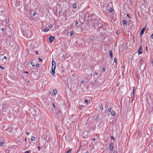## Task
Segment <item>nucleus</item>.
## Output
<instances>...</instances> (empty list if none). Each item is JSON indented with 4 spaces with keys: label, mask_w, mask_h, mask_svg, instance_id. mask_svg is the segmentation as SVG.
<instances>
[{
    "label": "nucleus",
    "mask_w": 153,
    "mask_h": 153,
    "mask_svg": "<svg viewBox=\"0 0 153 153\" xmlns=\"http://www.w3.org/2000/svg\"><path fill=\"white\" fill-rule=\"evenodd\" d=\"M96 136L97 137H99V135L97 134V135H96Z\"/></svg>",
    "instance_id": "52"
},
{
    "label": "nucleus",
    "mask_w": 153,
    "mask_h": 153,
    "mask_svg": "<svg viewBox=\"0 0 153 153\" xmlns=\"http://www.w3.org/2000/svg\"><path fill=\"white\" fill-rule=\"evenodd\" d=\"M31 65H32V66H34V63L33 62H31Z\"/></svg>",
    "instance_id": "26"
},
{
    "label": "nucleus",
    "mask_w": 153,
    "mask_h": 153,
    "mask_svg": "<svg viewBox=\"0 0 153 153\" xmlns=\"http://www.w3.org/2000/svg\"><path fill=\"white\" fill-rule=\"evenodd\" d=\"M110 54L111 58H112L113 53L111 51L110 52Z\"/></svg>",
    "instance_id": "11"
},
{
    "label": "nucleus",
    "mask_w": 153,
    "mask_h": 153,
    "mask_svg": "<svg viewBox=\"0 0 153 153\" xmlns=\"http://www.w3.org/2000/svg\"><path fill=\"white\" fill-rule=\"evenodd\" d=\"M98 119H99L98 116H97L95 118V120L96 121H97L98 120Z\"/></svg>",
    "instance_id": "22"
},
{
    "label": "nucleus",
    "mask_w": 153,
    "mask_h": 153,
    "mask_svg": "<svg viewBox=\"0 0 153 153\" xmlns=\"http://www.w3.org/2000/svg\"><path fill=\"white\" fill-rule=\"evenodd\" d=\"M36 54H37V55L38 54V53L37 51H36Z\"/></svg>",
    "instance_id": "47"
},
{
    "label": "nucleus",
    "mask_w": 153,
    "mask_h": 153,
    "mask_svg": "<svg viewBox=\"0 0 153 153\" xmlns=\"http://www.w3.org/2000/svg\"><path fill=\"white\" fill-rule=\"evenodd\" d=\"M25 141H27V139H26V138L25 139Z\"/></svg>",
    "instance_id": "54"
},
{
    "label": "nucleus",
    "mask_w": 153,
    "mask_h": 153,
    "mask_svg": "<svg viewBox=\"0 0 153 153\" xmlns=\"http://www.w3.org/2000/svg\"><path fill=\"white\" fill-rule=\"evenodd\" d=\"M83 105H81L80 106V109H81V108H82L83 107Z\"/></svg>",
    "instance_id": "33"
},
{
    "label": "nucleus",
    "mask_w": 153,
    "mask_h": 153,
    "mask_svg": "<svg viewBox=\"0 0 153 153\" xmlns=\"http://www.w3.org/2000/svg\"><path fill=\"white\" fill-rule=\"evenodd\" d=\"M105 67H103L102 69V72H105Z\"/></svg>",
    "instance_id": "16"
},
{
    "label": "nucleus",
    "mask_w": 153,
    "mask_h": 153,
    "mask_svg": "<svg viewBox=\"0 0 153 153\" xmlns=\"http://www.w3.org/2000/svg\"><path fill=\"white\" fill-rule=\"evenodd\" d=\"M55 37L53 36H50L49 37V40L50 42L52 43L55 39Z\"/></svg>",
    "instance_id": "3"
},
{
    "label": "nucleus",
    "mask_w": 153,
    "mask_h": 153,
    "mask_svg": "<svg viewBox=\"0 0 153 153\" xmlns=\"http://www.w3.org/2000/svg\"><path fill=\"white\" fill-rule=\"evenodd\" d=\"M4 143V142H0V145L1 146H3V145Z\"/></svg>",
    "instance_id": "24"
},
{
    "label": "nucleus",
    "mask_w": 153,
    "mask_h": 153,
    "mask_svg": "<svg viewBox=\"0 0 153 153\" xmlns=\"http://www.w3.org/2000/svg\"><path fill=\"white\" fill-rule=\"evenodd\" d=\"M85 103H88V100L87 99H85Z\"/></svg>",
    "instance_id": "27"
},
{
    "label": "nucleus",
    "mask_w": 153,
    "mask_h": 153,
    "mask_svg": "<svg viewBox=\"0 0 153 153\" xmlns=\"http://www.w3.org/2000/svg\"><path fill=\"white\" fill-rule=\"evenodd\" d=\"M123 23L124 25H126L127 24V21L125 20H123Z\"/></svg>",
    "instance_id": "12"
},
{
    "label": "nucleus",
    "mask_w": 153,
    "mask_h": 153,
    "mask_svg": "<svg viewBox=\"0 0 153 153\" xmlns=\"http://www.w3.org/2000/svg\"><path fill=\"white\" fill-rule=\"evenodd\" d=\"M100 108H101V109L102 110L103 109V107H100Z\"/></svg>",
    "instance_id": "42"
},
{
    "label": "nucleus",
    "mask_w": 153,
    "mask_h": 153,
    "mask_svg": "<svg viewBox=\"0 0 153 153\" xmlns=\"http://www.w3.org/2000/svg\"><path fill=\"white\" fill-rule=\"evenodd\" d=\"M36 15V13H33V16H34L35 15Z\"/></svg>",
    "instance_id": "40"
},
{
    "label": "nucleus",
    "mask_w": 153,
    "mask_h": 153,
    "mask_svg": "<svg viewBox=\"0 0 153 153\" xmlns=\"http://www.w3.org/2000/svg\"><path fill=\"white\" fill-rule=\"evenodd\" d=\"M113 146L114 145L113 143H111L110 144L109 146V149L110 150H112L113 148Z\"/></svg>",
    "instance_id": "8"
},
{
    "label": "nucleus",
    "mask_w": 153,
    "mask_h": 153,
    "mask_svg": "<svg viewBox=\"0 0 153 153\" xmlns=\"http://www.w3.org/2000/svg\"><path fill=\"white\" fill-rule=\"evenodd\" d=\"M70 34H71V36H72V35H73V34H74V33H73V32H71V33H70Z\"/></svg>",
    "instance_id": "29"
},
{
    "label": "nucleus",
    "mask_w": 153,
    "mask_h": 153,
    "mask_svg": "<svg viewBox=\"0 0 153 153\" xmlns=\"http://www.w3.org/2000/svg\"><path fill=\"white\" fill-rule=\"evenodd\" d=\"M93 140L94 141H95V140H96V139H95V138H93Z\"/></svg>",
    "instance_id": "49"
},
{
    "label": "nucleus",
    "mask_w": 153,
    "mask_h": 153,
    "mask_svg": "<svg viewBox=\"0 0 153 153\" xmlns=\"http://www.w3.org/2000/svg\"><path fill=\"white\" fill-rule=\"evenodd\" d=\"M111 114L112 116H114L115 114V112L114 111H112L111 112Z\"/></svg>",
    "instance_id": "15"
},
{
    "label": "nucleus",
    "mask_w": 153,
    "mask_h": 153,
    "mask_svg": "<svg viewBox=\"0 0 153 153\" xmlns=\"http://www.w3.org/2000/svg\"><path fill=\"white\" fill-rule=\"evenodd\" d=\"M146 51H148V48H147V47H146Z\"/></svg>",
    "instance_id": "50"
},
{
    "label": "nucleus",
    "mask_w": 153,
    "mask_h": 153,
    "mask_svg": "<svg viewBox=\"0 0 153 153\" xmlns=\"http://www.w3.org/2000/svg\"><path fill=\"white\" fill-rule=\"evenodd\" d=\"M117 152L116 151H114L113 153H117Z\"/></svg>",
    "instance_id": "46"
},
{
    "label": "nucleus",
    "mask_w": 153,
    "mask_h": 153,
    "mask_svg": "<svg viewBox=\"0 0 153 153\" xmlns=\"http://www.w3.org/2000/svg\"><path fill=\"white\" fill-rule=\"evenodd\" d=\"M127 16H128V17H129V16H128V14H127Z\"/></svg>",
    "instance_id": "56"
},
{
    "label": "nucleus",
    "mask_w": 153,
    "mask_h": 153,
    "mask_svg": "<svg viewBox=\"0 0 153 153\" xmlns=\"http://www.w3.org/2000/svg\"><path fill=\"white\" fill-rule=\"evenodd\" d=\"M37 148H38V149H39V150L40 149V146H39Z\"/></svg>",
    "instance_id": "39"
},
{
    "label": "nucleus",
    "mask_w": 153,
    "mask_h": 153,
    "mask_svg": "<svg viewBox=\"0 0 153 153\" xmlns=\"http://www.w3.org/2000/svg\"><path fill=\"white\" fill-rule=\"evenodd\" d=\"M39 61H40L42 62V59H41L40 58H39Z\"/></svg>",
    "instance_id": "37"
},
{
    "label": "nucleus",
    "mask_w": 153,
    "mask_h": 153,
    "mask_svg": "<svg viewBox=\"0 0 153 153\" xmlns=\"http://www.w3.org/2000/svg\"><path fill=\"white\" fill-rule=\"evenodd\" d=\"M117 61L116 58L115 57L114 58V62H115L117 63Z\"/></svg>",
    "instance_id": "25"
},
{
    "label": "nucleus",
    "mask_w": 153,
    "mask_h": 153,
    "mask_svg": "<svg viewBox=\"0 0 153 153\" xmlns=\"http://www.w3.org/2000/svg\"><path fill=\"white\" fill-rule=\"evenodd\" d=\"M132 24L131 23H129V24H128V26H129V27H131V29H132Z\"/></svg>",
    "instance_id": "20"
},
{
    "label": "nucleus",
    "mask_w": 153,
    "mask_h": 153,
    "mask_svg": "<svg viewBox=\"0 0 153 153\" xmlns=\"http://www.w3.org/2000/svg\"><path fill=\"white\" fill-rule=\"evenodd\" d=\"M48 31H49V29L48 28H45V30H44V31L45 32H47Z\"/></svg>",
    "instance_id": "14"
},
{
    "label": "nucleus",
    "mask_w": 153,
    "mask_h": 153,
    "mask_svg": "<svg viewBox=\"0 0 153 153\" xmlns=\"http://www.w3.org/2000/svg\"><path fill=\"white\" fill-rule=\"evenodd\" d=\"M22 33L27 38H30L31 36L32 32L30 30H29L25 31H23Z\"/></svg>",
    "instance_id": "1"
},
{
    "label": "nucleus",
    "mask_w": 153,
    "mask_h": 153,
    "mask_svg": "<svg viewBox=\"0 0 153 153\" xmlns=\"http://www.w3.org/2000/svg\"><path fill=\"white\" fill-rule=\"evenodd\" d=\"M57 115H59V116H61L62 115V111L59 110L58 113L57 114Z\"/></svg>",
    "instance_id": "10"
},
{
    "label": "nucleus",
    "mask_w": 153,
    "mask_h": 153,
    "mask_svg": "<svg viewBox=\"0 0 153 153\" xmlns=\"http://www.w3.org/2000/svg\"><path fill=\"white\" fill-rule=\"evenodd\" d=\"M94 74H95L96 75H97L98 74V73L96 72H94Z\"/></svg>",
    "instance_id": "35"
},
{
    "label": "nucleus",
    "mask_w": 153,
    "mask_h": 153,
    "mask_svg": "<svg viewBox=\"0 0 153 153\" xmlns=\"http://www.w3.org/2000/svg\"><path fill=\"white\" fill-rule=\"evenodd\" d=\"M146 28H143L141 30L140 32V36L143 35L145 30H146Z\"/></svg>",
    "instance_id": "7"
},
{
    "label": "nucleus",
    "mask_w": 153,
    "mask_h": 153,
    "mask_svg": "<svg viewBox=\"0 0 153 153\" xmlns=\"http://www.w3.org/2000/svg\"><path fill=\"white\" fill-rule=\"evenodd\" d=\"M111 108L109 107L108 108V112H110L111 111Z\"/></svg>",
    "instance_id": "21"
},
{
    "label": "nucleus",
    "mask_w": 153,
    "mask_h": 153,
    "mask_svg": "<svg viewBox=\"0 0 153 153\" xmlns=\"http://www.w3.org/2000/svg\"><path fill=\"white\" fill-rule=\"evenodd\" d=\"M56 62L54 61H52V69H51V73L52 74V75L54 76L55 74V69L56 68Z\"/></svg>",
    "instance_id": "2"
},
{
    "label": "nucleus",
    "mask_w": 153,
    "mask_h": 153,
    "mask_svg": "<svg viewBox=\"0 0 153 153\" xmlns=\"http://www.w3.org/2000/svg\"><path fill=\"white\" fill-rule=\"evenodd\" d=\"M84 82V81H83V80H82L81 81V83H83Z\"/></svg>",
    "instance_id": "43"
},
{
    "label": "nucleus",
    "mask_w": 153,
    "mask_h": 153,
    "mask_svg": "<svg viewBox=\"0 0 153 153\" xmlns=\"http://www.w3.org/2000/svg\"><path fill=\"white\" fill-rule=\"evenodd\" d=\"M29 153V151H25V153Z\"/></svg>",
    "instance_id": "34"
},
{
    "label": "nucleus",
    "mask_w": 153,
    "mask_h": 153,
    "mask_svg": "<svg viewBox=\"0 0 153 153\" xmlns=\"http://www.w3.org/2000/svg\"><path fill=\"white\" fill-rule=\"evenodd\" d=\"M143 63V59H140L139 60V65L140 67Z\"/></svg>",
    "instance_id": "5"
},
{
    "label": "nucleus",
    "mask_w": 153,
    "mask_h": 153,
    "mask_svg": "<svg viewBox=\"0 0 153 153\" xmlns=\"http://www.w3.org/2000/svg\"><path fill=\"white\" fill-rule=\"evenodd\" d=\"M111 140H114V137L112 136L111 137Z\"/></svg>",
    "instance_id": "31"
},
{
    "label": "nucleus",
    "mask_w": 153,
    "mask_h": 153,
    "mask_svg": "<svg viewBox=\"0 0 153 153\" xmlns=\"http://www.w3.org/2000/svg\"><path fill=\"white\" fill-rule=\"evenodd\" d=\"M75 24L76 25H77L78 24V22L77 21H76Z\"/></svg>",
    "instance_id": "28"
},
{
    "label": "nucleus",
    "mask_w": 153,
    "mask_h": 153,
    "mask_svg": "<svg viewBox=\"0 0 153 153\" xmlns=\"http://www.w3.org/2000/svg\"><path fill=\"white\" fill-rule=\"evenodd\" d=\"M59 13V14H60V13H61V12H60V11H59V13Z\"/></svg>",
    "instance_id": "51"
},
{
    "label": "nucleus",
    "mask_w": 153,
    "mask_h": 153,
    "mask_svg": "<svg viewBox=\"0 0 153 153\" xmlns=\"http://www.w3.org/2000/svg\"><path fill=\"white\" fill-rule=\"evenodd\" d=\"M25 73H27V74H28V72H27V71H25Z\"/></svg>",
    "instance_id": "48"
},
{
    "label": "nucleus",
    "mask_w": 153,
    "mask_h": 153,
    "mask_svg": "<svg viewBox=\"0 0 153 153\" xmlns=\"http://www.w3.org/2000/svg\"><path fill=\"white\" fill-rule=\"evenodd\" d=\"M53 107H54V108H55V106L54 103H53Z\"/></svg>",
    "instance_id": "53"
},
{
    "label": "nucleus",
    "mask_w": 153,
    "mask_h": 153,
    "mask_svg": "<svg viewBox=\"0 0 153 153\" xmlns=\"http://www.w3.org/2000/svg\"><path fill=\"white\" fill-rule=\"evenodd\" d=\"M52 27V25H50L49 26V27L50 28H51Z\"/></svg>",
    "instance_id": "30"
},
{
    "label": "nucleus",
    "mask_w": 153,
    "mask_h": 153,
    "mask_svg": "<svg viewBox=\"0 0 153 153\" xmlns=\"http://www.w3.org/2000/svg\"><path fill=\"white\" fill-rule=\"evenodd\" d=\"M57 93V91L55 89L53 90L52 92V94L55 95Z\"/></svg>",
    "instance_id": "9"
},
{
    "label": "nucleus",
    "mask_w": 153,
    "mask_h": 153,
    "mask_svg": "<svg viewBox=\"0 0 153 153\" xmlns=\"http://www.w3.org/2000/svg\"><path fill=\"white\" fill-rule=\"evenodd\" d=\"M0 68L2 70H4L5 69V68L4 67H2L1 66H0Z\"/></svg>",
    "instance_id": "23"
},
{
    "label": "nucleus",
    "mask_w": 153,
    "mask_h": 153,
    "mask_svg": "<svg viewBox=\"0 0 153 153\" xmlns=\"http://www.w3.org/2000/svg\"><path fill=\"white\" fill-rule=\"evenodd\" d=\"M113 11V9H111L110 10V12H111Z\"/></svg>",
    "instance_id": "36"
},
{
    "label": "nucleus",
    "mask_w": 153,
    "mask_h": 153,
    "mask_svg": "<svg viewBox=\"0 0 153 153\" xmlns=\"http://www.w3.org/2000/svg\"><path fill=\"white\" fill-rule=\"evenodd\" d=\"M132 89H133L132 93H133V94H134V90H135V87H134L133 86V88Z\"/></svg>",
    "instance_id": "17"
},
{
    "label": "nucleus",
    "mask_w": 153,
    "mask_h": 153,
    "mask_svg": "<svg viewBox=\"0 0 153 153\" xmlns=\"http://www.w3.org/2000/svg\"><path fill=\"white\" fill-rule=\"evenodd\" d=\"M1 30H2V31H4V28H2L1 29Z\"/></svg>",
    "instance_id": "45"
},
{
    "label": "nucleus",
    "mask_w": 153,
    "mask_h": 153,
    "mask_svg": "<svg viewBox=\"0 0 153 153\" xmlns=\"http://www.w3.org/2000/svg\"><path fill=\"white\" fill-rule=\"evenodd\" d=\"M71 149H70L67 151L66 153H71Z\"/></svg>",
    "instance_id": "13"
},
{
    "label": "nucleus",
    "mask_w": 153,
    "mask_h": 153,
    "mask_svg": "<svg viewBox=\"0 0 153 153\" xmlns=\"http://www.w3.org/2000/svg\"><path fill=\"white\" fill-rule=\"evenodd\" d=\"M7 45L10 46H12L13 45V43L12 42L10 41H8L7 42Z\"/></svg>",
    "instance_id": "6"
},
{
    "label": "nucleus",
    "mask_w": 153,
    "mask_h": 153,
    "mask_svg": "<svg viewBox=\"0 0 153 153\" xmlns=\"http://www.w3.org/2000/svg\"><path fill=\"white\" fill-rule=\"evenodd\" d=\"M29 133L28 132H27V133H26V134L27 135H29Z\"/></svg>",
    "instance_id": "44"
},
{
    "label": "nucleus",
    "mask_w": 153,
    "mask_h": 153,
    "mask_svg": "<svg viewBox=\"0 0 153 153\" xmlns=\"http://www.w3.org/2000/svg\"><path fill=\"white\" fill-rule=\"evenodd\" d=\"M39 65L38 64H37L36 65V67H39Z\"/></svg>",
    "instance_id": "32"
},
{
    "label": "nucleus",
    "mask_w": 153,
    "mask_h": 153,
    "mask_svg": "<svg viewBox=\"0 0 153 153\" xmlns=\"http://www.w3.org/2000/svg\"><path fill=\"white\" fill-rule=\"evenodd\" d=\"M85 153H89V152H88L87 151L85 152Z\"/></svg>",
    "instance_id": "55"
},
{
    "label": "nucleus",
    "mask_w": 153,
    "mask_h": 153,
    "mask_svg": "<svg viewBox=\"0 0 153 153\" xmlns=\"http://www.w3.org/2000/svg\"><path fill=\"white\" fill-rule=\"evenodd\" d=\"M143 52L142 48L141 46H140L139 49L138 51V54H141Z\"/></svg>",
    "instance_id": "4"
},
{
    "label": "nucleus",
    "mask_w": 153,
    "mask_h": 153,
    "mask_svg": "<svg viewBox=\"0 0 153 153\" xmlns=\"http://www.w3.org/2000/svg\"><path fill=\"white\" fill-rule=\"evenodd\" d=\"M35 137H32L31 138V140L32 141H34L35 139Z\"/></svg>",
    "instance_id": "18"
},
{
    "label": "nucleus",
    "mask_w": 153,
    "mask_h": 153,
    "mask_svg": "<svg viewBox=\"0 0 153 153\" xmlns=\"http://www.w3.org/2000/svg\"><path fill=\"white\" fill-rule=\"evenodd\" d=\"M73 7L74 8H75L76 7V4H74L73 5Z\"/></svg>",
    "instance_id": "19"
},
{
    "label": "nucleus",
    "mask_w": 153,
    "mask_h": 153,
    "mask_svg": "<svg viewBox=\"0 0 153 153\" xmlns=\"http://www.w3.org/2000/svg\"><path fill=\"white\" fill-rule=\"evenodd\" d=\"M4 58L6 59H7V57L6 56H4Z\"/></svg>",
    "instance_id": "41"
},
{
    "label": "nucleus",
    "mask_w": 153,
    "mask_h": 153,
    "mask_svg": "<svg viewBox=\"0 0 153 153\" xmlns=\"http://www.w3.org/2000/svg\"><path fill=\"white\" fill-rule=\"evenodd\" d=\"M151 38L152 39H153V33L151 35Z\"/></svg>",
    "instance_id": "38"
}]
</instances>
